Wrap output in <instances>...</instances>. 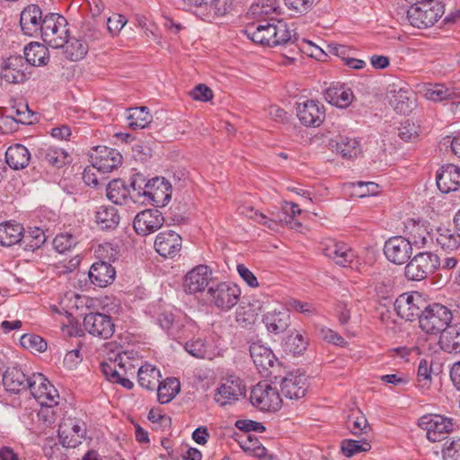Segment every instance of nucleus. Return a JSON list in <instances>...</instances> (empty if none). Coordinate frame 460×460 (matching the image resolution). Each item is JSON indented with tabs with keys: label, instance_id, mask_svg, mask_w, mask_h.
I'll use <instances>...</instances> for the list:
<instances>
[{
	"label": "nucleus",
	"instance_id": "nucleus-10",
	"mask_svg": "<svg viewBox=\"0 0 460 460\" xmlns=\"http://www.w3.org/2000/svg\"><path fill=\"white\" fill-rule=\"evenodd\" d=\"M28 389L41 406L53 407L58 404V390L42 374L33 373L30 376Z\"/></svg>",
	"mask_w": 460,
	"mask_h": 460
},
{
	"label": "nucleus",
	"instance_id": "nucleus-44",
	"mask_svg": "<svg viewBox=\"0 0 460 460\" xmlns=\"http://www.w3.org/2000/svg\"><path fill=\"white\" fill-rule=\"evenodd\" d=\"M437 243L446 251H455L460 247V234L451 229L439 227L438 229Z\"/></svg>",
	"mask_w": 460,
	"mask_h": 460
},
{
	"label": "nucleus",
	"instance_id": "nucleus-57",
	"mask_svg": "<svg viewBox=\"0 0 460 460\" xmlns=\"http://www.w3.org/2000/svg\"><path fill=\"white\" fill-rule=\"evenodd\" d=\"M185 349L195 358H205L207 357V346L201 339L186 342Z\"/></svg>",
	"mask_w": 460,
	"mask_h": 460
},
{
	"label": "nucleus",
	"instance_id": "nucleus-59",
	"mask_svg": "<svg viewBox=\"0 0 460 460\" xmlns=\"http://www.w3.org/2000/svg\"><path fill=\"white\" fill-rule=\"evenodd\" d=\"M429 233L423 226H415L411 233L409 240L411 241V246L415 245L419 248L423 247L428 243Z\"/></svg>",
	"mask_w": 460,
	"mask_h": 460
},
{
	"label": "nucleus",
	"instance_id": "nucleus-7",
	"mask_svg": "<svg viewBox=\"0 0 460 460\" xmlns=\"http://www.w3.org/2000/svg\"><path fill=\"white\" fill-rule=\"evenodd\" d=\"M440 266L439 257L432 252H419L405 266L404 274L410 280L420 281L428 278Z\"/></svg>",
	"mask_w": 460,
	"mask_h": 460
},
{
	"label": "nucleus",
	"instance_id": "nucleus-25",
	"mask_svg": "<svg viewBox=\"0 0 460 460\" xmlns=\"http://www.w3.org/2000/svg\"><path fill=\"white\" fill-rule=\"evenodd\" d=\"M211 271L205 265H199L189 271L184 279V289L190 294L201 292L208 286Z\"/></svg>",
	"mask_w": 460,
	"mask_h": 460
},
{
	"label": "nucleus",
	"instance_id": "nucleus-30",
	"mask_svg": "<svg viewBox=\"0 0 460 460\" xmlns=\"http://www.w3.org/2000/svg\"><path fill=\"white\" fill-rule=\"evenodd\" d=\"M332 145V149L343 158L353 159L361 153L359 141L347 136H338Z\"/></svg>",
	"mask_w": 460,
	"mask_h": 460
},
{
	"label": "nucleus",
	"instance_id": "nucleus-50",
	"mask_svg": "<svg viewBox=\"0 0 460 460\" xmlns=\"http://www.w3.org/2000/svg\"><path fill=\"white\" fill-rule=\"evenodd\" d=\"M456 95L454 89L445 86L444 84H435L427 89L425 96L433 102H442L448 100Z\"/></svg>",
	"mask_w": 460,
	"mask_h": 460
},
{
	"label": "nucleus",
	"instance_id": "nucleus-22",
	"mask_svg": "<svg viewBox=\"0 0 460 460\" xmlns=\"http://www.w3.org/2000/svg\"><path fill=\"white\" fill-rule=\"evenodd\" d=\"M28 65L22 56H11L2 65L0 75L9 84H21L26 78Z\"/></svg>",
	"mask_w": 460,
	"mask_h": 460
},
{
	"label": "nucleus",
	"instance_id": "nucleus-26",
	"mask_svg": "<svg viewBox=\"0 0 460 460\" xmlns=\"http://www.w3.org/2000/svg\"><path fill=\"white\" fill-rule=\"evenodd\" d=\"M437 186L443 193L456 190L460 186V168L448 164L437 172Z\"/></svg>",
	"mask_w": 460,
	"mask_h": 460
},
{
	"label": "nucleus",
	"instance_id": "nucleus-37",
	"mask_svg": "<svg viewBox=\"0 0 460 460\" xmlns=\"http://www.w3.org/2000/svg\"><path fill=\"white\" fill-rule=\"evenodd\" d=\"M95 219L102 229L115 228L119 223L118 209L113 206H100L95 212Z\"/></svg>",
	"mask_w": 460,
	"mask_h": 460
},
{
	"label": "nucleus",
	"instance_id": "nucleus-17",
	"mask_svg": "<svg viewBox=\"0 0 460 460\" xmlns=\"http://www.w3.org/2000/svg\"><path fill=\"white\" fill-rule=\"evenodd\" d=\"M412 252L411 241L402 236L389 238L384 246V253L387 260L398 265L405 263Z\"/></svg>",
	"mask_w": 460,
	"mask_h": 460
},
{
	"label": "nucleus",
	"instance_id": "nucleus-49",
	"mask_svg": "<svg viewBox=\"0 0 460 460\" xmlns=\"http://www.w3.org/2000/svg\"><path fill=\"white\" fill-rule=\"evenodd\" d=\"M205 7L208 10V18H214L225 15L230 8L229 0H207L197 7Z\"/></svg>",
	"mask_w": 460,
	"mask_h": 460
},
{
	"label": "nucleus",
	"instance_id": "nucleus-12",
	"mask_svg": "<svg viewBox=\"0 0 460 460\" xmlns=\"http://www.w3.org/2000/svg\"><path fill=\"white\" fill-rule=\"evenodd\" d=\"M425 307V302L421 296L415 293H403L394 302V310L397 314L406 321H414L420 318Z\"/></svg>",
	"mask_w": 460,
	"mask_h": 460
},
{
	"label": "nucleus",
	"instance_id": "nucleus-20",
	"mask_svg": "<svg viewBox=\"0 0 460 460\" xmlns=\"http://www.w3.org/2000/svg\"><path fill=\"white\" fill-rule=\"evenodd\" d=\"M296 115L305 126L319 127L324 120L325 111L319 102L310 100L297 103Z\"/></svg>",
	"mask_w": 460,
	"mask_h": 460
},
{
	"label": "nucleus",
	"instance_id": "nucleus-23",
	"mask_svg": "<svg viewBox=\"0 0 460 460\" xmlns=\"http://www.w3.org/2000/svg\"><path fill=\"white\" fill-rule=\"evenodd\" d=\"M280 378V389L282 394L288 399H299L305 395L308 385L306 377L304 374L298 372L288 373L286 376Z\"/></svg>",
	"mask_w": 460,
	"mask_h": 460
},
{
	"label": "nucleus",
	"instance_id": "nucleus-27",
	"mask_svg": "<svg viewBox=\"0 0 460 460\" xmlns=\"http://www.w3.org/2000/svg\"><path fill=\"white\" fill-rule=\"evenodd\" d=\"M1 378L5 389L14 394L27 390L29 387L30 376L28 377L21 368L16 367L6 368Z\"/></svg>",
	"mask_w": 460,
	"mask_h": 460
},
{
	"label": "nucleus",
	"instance_id": "nucleus-61",
	"mask_svg": "<svg viewBox=\"0 0 460 460\" xmlns=\"http://www.w3.org/2000/svg\"><path fill=\"white\" fill-rule=\"evenodd\" d=\"M190 94L192 99L199 102H208L213 98L212 90L203 84H198Z\"/></svg>",
	"mask_w": 460,
	"mask_h": 460
},
{
	"label": "nucleus",
	"instance_id": "nucleus-2",
	"mask_svg": "<svg viewBox=\"0 0 460 460\" xmlns=\"http://www.w3.org/2000/svg\"><path fill=\"white\" fill-rule=\"evenodd\" d=\"M99 261L94 262L89 271L91 282L98 287L103 288L111 284L115 279L116 271L111 262L118 256V251L111 244L100 245L96 250Z\"/></svg>",
	"mask_w": 460,
	"mask_h": 460
},
{
	"label": "nucleus",
	"instance_id": "nucleus-13",
	"mask_svg": "<svg viewBox=\"0 0 460 460\" xmlns=\"http://www.w3.org/2000/svg\"><path fill=\"white\" fill-rule=\"evenodd\" d=\"M171 185L164 178L155 177L145 183L141 203L149 202L156 207L165 206L171 199Z\"/></svg>",
	"mask_w": 460,
	"mask_h": 460
},
{
	"label": "nucleus",
	"instance_id": "nucleus-56",
	"mask_svg": "<svg viewBox=\"0 0 460 460\" xmlns=\"http://www.w3.org/2000/svg\"><path fill=\"white\" fill-rule=\"evenodd\" d=\"M419 128L420 127L413 121L407 119L398 128V135L403 141H413L419 136Z\"/></svg>",
	"mask_w": 460,
	"mask_h": 460
},
{
	"label": "nucleus",
	"instance_id": "nucleus-29",
	"mask_svg": "<svg viewBox=\"0 0 460 460\" xmlns=\"http://www.w3.org/2000/svg\"><path fill=\"white\" fill-rule=\"evenodd\" d=\"M31 154L29 150L21 144L9 146L5 152L6 164L13 170L25 168L29 164Z\"/></svg>",
	"mask_w": 460,
	"mask_h": 460
},
{
	"label": "nucleus",
	"instance_id": "nucleus-16",
	"mask_svg": "<svg viewBox=\"0 0 460 460\" xmlns=\"http://www.w3.org/2000/svg\"><path fill=\"white\" fill-rule=\"evenodd\" d=\"M164 223V217L157 208L145 209L136 215L133 227L137 234L146 236L160 229Z\"/></svg>",
	"mask_w": 460,
	"mask_h": 460
},
{
	"label": "nucleus",
	"instance_id": "nucleus-34",
	"mask_svg": "<svg viewBox=\"0 0 460 460\" xmlns=\"http://www.w3.org/2000/svg\"><path fill=\"white\" fill-rule=\"evenodd\" d=\"M439 345L447 353H460V323L448 326L440 334Z\"/></svg>",
	"mask_w": 460,
	"mask_h": 460
},
{
	"label": "nucleus",
	"instance_id": "nucleus-9",
	"mask_svg": "<svg viewBox=\"0 0 460 460\" xmlns=\"http://www.w3.org/2000/svg\"><path fill=\"white\" fill-rule=\"evenodd\" d=\"M251 403L261 411H275L282 404V399L278 390L271 385L260 382L251 391Z\"/></svg>",
	"mask_w": 460,
	"mask_h": 460
},
{
	"label": "nucleus",
	"instance_id": "nucleus-18",
	"mask_svg": "<svg viewBox=\"0 0 460 460\" xmlns=\"http://www.w3.org/2000/svg\"><path fill=\"white\" fill-rule=\"evenodd\" d=\"M84 328L90 334L109 339L114 333V323L111 316L101 313H90L84 318Z\"/></svg>",
	"mask_w": 460,
	"mask_h": 460
},
{
	"label": "nucleus",
	"instance_id": "nucleus-15",
	"mask_svg": "<svg viewBox=\"0 0 460 460\" xmlns=\"http://www.w3.org/2000/svg\"><path fill=\"white\" fill-rule=\"evenodd\" d=\"M91 159L93 167L102 173L110 172L122 164L120 153L107 146H96L91 155Z\"/></svg>",
	"mask_w": 460,
	"mask_h": 460
},
{
	"label": "nucleus",
	"instance_id": "nucleus-21",
	"mask_svg": "<svg viewBox=\"0 0 460 460\" xmlns=\"http://www.w3.org/2000/svg\"><path fill=\"white\" fill-rule=\"evenodd\" d=\"M154 247L163 257L174 258L181 250V236L172 230L159 233L155 240Z\"/></svg>",
	"mask_w": 460,
	"mask_h": 460
},
{
	"label": "nucleus",
	"instance_id": "nucleus-24",
	"mask_svg": "<svg viewBox=\"0 0 460 460\" xmlns=\"http://www.w3.org/2000/svg\"><path fill=\"white\" fill-rule=\"evenodd\" d=\"M42 11L37 4L26 6L20 16V25L24 34L34 37L40 33L43 23Z\"/></svg>",
	"mask_w": 460,
	"mask_h": 460
},
{
	"label": "nucleus",
	"instance_id": "nucleus-41",
	"mask_svg": "<svg viewBox=\"0 0 460 460\" xmlns=\"http://www.w3.org/2000/svg\"><path fill=\"white\" fill-rule=\"evenodd\" d=\"M84 436V429L77 424L71 427L70 430L62 427L58 429V437L65 447H75L81 444V438Z\"/></svg>",
	"mask_w": 460,
	"mask_h": 460
},
{
	"label": "nucleus",
	"instance_id": "nucleus-8",
	"mask_svg": "<svg viewBox=\"0 0 460 460\" xmlns=\"http://www.w3.org/2000/svg\"><path fill=\"white\" fill-rule=\"evenodd\" d=\"M418 425L426 430L427 438L430 442H438L453 431V419L439 414H427L420 418Z\"/></svg>",
	"mask_w": 460,
	"mask_h": 460
},
{
	"label": "nucleus",
	"instance_id": "nucleus-4",
	"mask_svg": "<svg viewBox=\"0 0 460 460\" xmlns=\"http://www.w3.org/2000/svg\"><path fill=\"white\" fill-rule=\"evenodd\" d=\"M250 355L258 371L270 377L272 383H277L281 366L272 350L260 342H254L250 346Z\"/></svg>",
	"mask_w": 460,
	"mask_h": 460
},
{
	"label": "nucleus",
	"instance_id": "nucleus-43",
	"mask_svg": "<svg viewBox=\"0 0 460 460\" xmlns=\"http://www.w3.org/2000/svg\"><path fill=\"white\" fill-rule=\"evenodd\" d=\"M306 347L307 341L302 333L296 331L291 332L282 341L283 349L294 355L303 353L306 349Z\"/></svg>",
	"mask_w": 460,
	"mask_h": 460
},
{
	"label": "nucleus",
	"instance_id": "nucleus-60",
	"mask_svg": "<svg viewBox=\"0 0 460 460\" xmlns=\"http://www.w3.org/2000/svg\"><path fill=\"white\" fill-rule=\"evenodd\" d=\"M352 186L358 188L354 194L360 198L375 195L378 192V185L372 181H358L357 183H352Z\"/></svg>",
	"mask_w": 460,
	"mask_h": 460
},
{
	"label": "nucleus",
	"instance_id": "nucleus-48",
	"mask_svg": "<svg viewBox=\"0 0 460 460\" xmlns=\"http://www.w3.org/2000/svg\"><path fill=\"white\" fill-rule=\"evenodd\" d=\"M100 368L105 377L111 383L118 380L121 371H125V367L121 364L120 356H118L114 360L102 362Z\"/></svg>",
	"mask_w": 460,
	"mask_h": 460
},
{
	"label": "nucleus",
	"instance_id": "nucleus-54",
	"mask_svg": "<svg viewBox=\"0 0 460 460\" xmlns=\"http://www.w3.org/2000/svg\"><path fill=\"white\" fill-rule=\"evenodd\" d=\"M22 240L26 243V246H29L31 250H35L40 248L46 242V235L42 229L36 227L26 234L22 233Z\"/></svg>",
	"mask_w": 460,
	"mask_h": 460
},
{
	"label": "nucleus",
	"instance_id": "nucleus-19",
	"mask_svg": "<svg viewBox=\"0 0 460 460\" xmlns=\"http://www.w3.org/2000/svg\"><path fill=\"white\" fill-rule=\"evenodd\" d=\"M321 248L325 256L333 260L340 266H347L356 257L355 252L348 244L335 239H325L321 243Z\"/></svg>",
	"mask_w": 460,
	"mask_h": 460
},
{
	"label": "nucleus",
	"instance_id": "nucleus-40",
	"mask_svg": "<svg viewBox=\"0 0 460 460\" xmlns=\"http://www.w3.org/2000/svg\"><path fill=\"white\" fill-rule=\"evenodd\" d=\"M137 377L142 387L154 391L160 381L161 374L155 367L146 364L138 369Z\"/></svg>",
	"mask_w": 460,
	"mask_h": 460
},
{
	"label": "nucleus",
	"instance_id": "nucleus-11",
	"mask_svg": "<svg viewBox=\"0 0 460 460\" xmlns=\"http://www.w3.org/2000/svg\"><path fill=\"white\" fill-rule=\"evenodd\" d=\"M210 302L218 309L228 311L238 302L241 290L232 283L221 282L208 288Z\"/></svg>",
	"mask_w": 460,
	"mask_h": 460
},
{
	"label": "nucleus",
	"instance_id": "nucleus-32",
	"mask_svg": "<svg viewBox=\"0 0 460 460\" xmlns=\"http://www.w3.org/2000/svg\"><path fill=\"white\" fill-rule=\"evenodd\" d=\"M49 55L47 47L39 42H31L24 48V61L34 66H45Z\"/></svg>",
	"mask_w": 460,
	"mask_h": 460
},
{
	"label": "nucleus",
	"instance_id": "nucleus-64",
	"mask_svg": "<svg viewBox=\"0 0 460 460\" xmlns=\"http://www.w3.org/2000/svg\"><path fill=\"white\" fill-rule=\"evenodd\" d=\"M443 456L446 460H460V438L452 440L443 449Z\"/></svg>",
	"mask_w": 460,
	"mask_h": 460
},
{
	"label": "nucleus",
	"instance_id": "nucleus-31",
	"mask_svg": "<svg viewBox=\"0 0 460 460\" xmlns=\"http://www.w3.org/2000/svg\"><path fill=\"white\" fill-rule=\"evenodd\" d=\"M414 93L409 90L399 89L390 93L389 102L397 113L407 114L414 106Z\"/></svg>",
	"mask_w": 460,
	"mask_h": 460
},
{
	"label": "nucleus",
	"instance_id": "nucleus-45",
	"mask_svg": "<svg viewBox=\"0 0 460 460\" xmlns=\"http://www.w3.org/2000/svg\"><path fill=\"white\" fill-rule=\"evenodd\" d=\"M129 194L121 180H113L107 186V198L114 204H122Z\"/></svg>",
	"mask_w": 460,
	"mask_h": 460
},
{
	"label": "nucleus",
	"instance_id": "nucleus-53",
	"mask_svg": "<svg viewBox=\"0 0 460 460\" xmlns=\"http://www.w3.org/2000/svg\"><path fill=\"white\" fill-rule=\"evenodd\" d=\"M431 364L423 358L420 361L417 372V379L419 386L423 389H428L431 384Z\"/></svg>",
	"mask_w": 460,
	"mask_h": 460
},
{
	"label": "nucleus",
	"instance_id": "nucleus-52",
	"mask_svg": "<svg viewBox=\"0 0 460 460\" xmlns=\"http://www.w3.org/2000/svg\"><path fill=\"white\" fill-rule=\"evenodd\" d=\"M22 347L37 352H43L47 349V342L39 335L23 334L20 339Z\"/></svg>",
	"mask_w": 460,
	"mask_h": 460
},
{
	"label": "nucleus",
	"instance_id": "nucleus-58",
	"mask_svg": "<svg viewBox=\"0 0 460 460\" xmlns=\"http://www.w3.org/2000/svg\"><path fill=\"white\" fill-rule=\"evenodd\" d=\"M250 217L253 218L255 221H257L259 224L266 226L268 228L273 231H277L279 229L280 223L285 221V219H282L279 215H276L274 217L269 218L263 213H259L257 211L254 212L253 216Z\"/></svg>",
	"mask_w": 460,
	"mask_h": 460
},
{
	"label": "nucleus",
	"instance_id": "nucleus-14",
	"mask_svg": "<svg viewBox=\"0 0 460 460\" xmlns=\"http://www.w3.org/2000/svg\"><path fill=\"white\" fill-rule=\"evenodd\" d=\"M245 385L243 380L237 376H231L222 381L217 388L215 401L220 406L232 404L245 395Z\"/></svg>",
	"mask_w": 460,
	"mask_h": 460
},
{
	"label": "nucleus",
	"instance_id": "nucleus-3",
	"mask_svg": "<svg viewBox=\"0 0 460 460\" xmlns=\"http://www.w3.org/2000/svg\"><path fill=\"white\" fill-rule=\"evenodd\" d=\"M67 22L58 13H49L44 16L40 33L43 41L53 49L64 47L68 36Z\"/></svg>",
	"mask_w": 460,
	"mask_h": 460
},
{
	"label": "nucleus",
	"instance_id": "nucleus-39",
	"mask_svg": "<svg viewBox=\"0 0 460 460\" xmlns=\"http://www.w3.org/2000/svg\"><path fill=\"white\" fill-rule=\"evenodd\" d=\"M128 127L133 129H140L147 127L152 121V115L146 106L131 108L127 116Z\"/></svg>",
	"mask_w": 460,
	"mask_h": 460
},
{
	"label": "nucleus",
	"instance_id": "nucleus-5",
	"mask_svg": "<svg viewBox=\"0 0 460 460\" xmlns=\"http://www.w3.org/2000/svg\"><path fill=\"white\" fill-rule=\"evenodd\" d=\"M452 321V313L441 304L425 305L419 320L420 327L428 333H442Z\"/></svg>",
	"mask_w": 460,
	"mask_h": 460
},
{
	"label": "nucleus",
	"instance_id": "nucleus-38",
	"mask_svg": "<svg viewBox=\"0 0 460 460\" xmlns=\"http://www.w3.org/2000/svg\"><path fill=\"white\" fill-rule=\"evenodd\" d=\"M64 55L71 61H78L87 54L89 47L87 42L77 38H66L64 45Z\"/></svg>",
	"mask_w": 460,
	"mask_h": 460
},
{
	"label": "nucleus",
	"instance_id": "nucleus-28",
	"mask_svg": "<svg viewBox=\"0 0 460 460\" xmlns=\"http://www.w3.org/2000/svg\"><path fill=\"white\" fill-rule=\"evenodd\" d=\"M354 98L350 88L344 84H336L326 89L324 99L332 105L339 108L348 107Z\"/></svg>",
	"mask_w": 460,
	"mask_h": 460
},
{
	"label": "nucleus",
	"instance_id": "nucleus-1",
	"mask_svg": "<svg viewBox=\"0 0 460 460\" xmlns=\"http://www.w3.org/2000/svg\"><path fill=\"white\" fill-rule=\"evenodd\" d=\"M244 34L253 42L268 47L294 43L297 39L294 30L283 21H264L257 25H250L244 30Z\"/></svg>",
	"mask_w": 460,
	"mask_h": 460
},
{
	"label": "nucleus",
	"instance_id": "nucleus-55",
	"mask_svg": "<svg viewBox=\"0 0 460 460\" xmlns=\"http://www.w3.org/2000/svg\"><path fill=\"white\" fill-rule=\"evenodd\" d=\"M7 118H12L15 122L22 124H31L33 112L29 110L28 105L21 107H13Z\"/></svg>",
	"mask_w": 460,
	"mask_h": 460
},
{
	"label": "nucleus",
	"instance_id": "nucleus-47",
	"mask_svg": "<svg viewBox=\"0 0 460 460\" xmlns=\"http://www.w3.org/2000/svg\"><path fill=\"white\" fill-rule=\"evenodd\" d=\"M370 449L371 445L367 439H344L341 442V452L347 457H351L361 452H368Z\"/></svg>",
	"mask_w": 460,
	"mask_h": 460
},
{
	"label": "nucleus",
	"instance_id": "nucleus-36",
	"mask_svg": "<svg viewBox=\"0 0 460 460\" xmlns=\"http://www.w3.org/2000/svg\"><path fill=\"white\" fill-rule=\"evenodd\" d=\"M38 157L44 163L60 168L68 163V154L62 148L54 146L41 147Z\"/></svg>",
	"mask_w": 460,
	"mask_h": 460
},
{
	"label": "nucleus",
	"instance_id": "nucleus-42",
	"mask_svg": "<svg viewBox=\"0 0 460 460\" xmlns=\"http://www.w3.org/2000/svg\"><path fill=\"white\" fill-rule=\"evenodd\" d=\"M158 401L161 403H167L172 401L179 393L180 384L175 378H166L156 385Z\"/></svg>",
	"mask_w": 460,
	"mask_h": 460
},
{
	"label": "nucleus",
	"instance_id": "nucleus-51",
	"mask_svg": "<svg viewBox=\"0 0 460 460\" xmlns=\"http://www.w3.org/2000/svg\"><path fill=\"white\" fill-rule=\"evenodd\" d=\"M76 243L77 238L68 233L59 234L53 240L54 249L59 253L70 251Z\"/></svg>",
	"mask_w": 460,
	"mask_h": 460
},
{
	"label": "nucleus",
	"instance_id": "nucleus-35",
	"mask_svg": "<svg viewBox=\"0 0 460 460\" xmlns=\"http://www.w3.org/2000/svg\"><path fill=\"white\" fill-rule=\"evenodd\" d=\"M23 227L22 225L13 222L0 224V244L2 246H12L22 241Z\"/></svg>",
	"mask_w": 460,
	"mask_h": 460
},
{
	"label": "nucleus",
	"instance_id": "nucleus-62",
	"mask_svg": "<svg viewBox=\"0 0 460 460\" xmlns=\"http://www.w3.org/2000/svg\"><path fill=\"white\" fill-rule=\"evenodd\" d=\"M289 10L296 13H304L313 5L314 0H284Z\"/></svg>",
	"mask_w": 460,
	"mask_h": 460
},
{
	"label": "nucleus",
	"instance_id": "nucleus-6",
	"mask_svg": "<svg viewBox=\"0 0 460 460\" xmlns=\"http://www.w3.org/2000/svg\"><path fill=\"white\" fill-rule=\"evenodd\" d=\"M444 14V5L435 0L410 6L407 18L410 23L418 29H426L433 26Z\"/></svg>",
	"mask_w": 460,
	"mask_h": 460
},
{
	"label": "nucleus",
	"instance_id": "nucleus-33",
	"mask_svg": "<svg viewBox=\"0 0 460 460\" xmlns=\"http://www.w3.org/2000/svg\"><path fill=\"white\" fill-rule=\"evenodd\" d=\"M263 323L269 332L279 334L289 326L290 315L288 311L268 312L263 316Z\"/></svg>",
	"mask_w": 460,
	"mask_h": 460
},
{
	"label": "nucleus",
	"instance_id": "nucleus-46",
	"mask_svg": "<svg viewBox=\"0 0 460 460\" xmlns=\"http://www.w3.org/2000/svg\"><path fill=\"white\" fill-rule=\"evenodd\" d=\"M347 428L355 436L367 435L370 432L371 427L367 420L361 412L351 414L347 420Z\"/></svg>",
	"mask_w": 460,
	"mask_h": 460
},
{
	"label": "nucleus",
	"instance_id": "nucleus-63",
	"mask_svg": "<svg viewBox=\"0 0 460 460\" xmlns=\"http://www.w3.org/2000/svg\"><path fill=\"white\" fill-rule=\"evenodd\" d=\"M127 19L122 14H116L113 17H109L107 20V29L111 34H118L120 30L126 25Z\"/></svg>",
	"mask_w": 460,
	"mask_h": 460
}]
</instances>
